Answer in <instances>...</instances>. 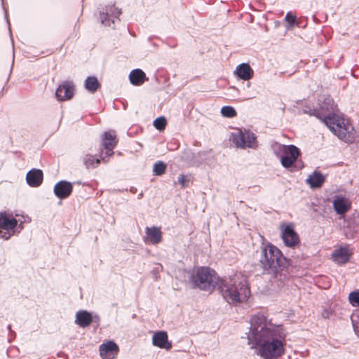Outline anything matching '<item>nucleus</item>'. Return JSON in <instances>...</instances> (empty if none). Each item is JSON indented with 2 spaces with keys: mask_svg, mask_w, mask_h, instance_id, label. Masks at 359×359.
Instances as JSON below:
<instances>
[{
  "mask_svg": "<svg viewBox=\"0 0 359 359\" xmlns=\"http://www.w3.org/2000/svg\"><path fill=\"white\" fill-rule=\"evenodd\" d=\"M287 332L281 324L273 323L264 312L250 318L248 344L262 359H278L285 352Z\"/></svg>",
  "mask_w": 359,
  "mask_h": 359,
  "instance_id": "f257e3e1",
  "label": "nucleus"
},
{
  "mask_svg": "<svg viewBox=\"0 0 359 359\" xmlns=\"http://www.w3.org/2000/svg\"><path fill=\"white\" fill-rule=\"evenodd\" d=\"M218 289L224 299L232 304L244 302L250 295L247 279L237 273L222 278Z\"/></svg>",
  "mask_w": 359,
  "mask_h": 359,
  "instance_id": "f03ea898",
  "label": "nucleus"
},
{
  "mask_svg": "<svg viewBox=\"0 0 359 359\" xmlns=\"http://www.w3.org/2000/svg\"><path fill=\"white\" fill-rule=\"evenodd\" d=\"M260 265L266 273L278 277L287 271L289 260L276 246L268 244L262 252Z\"/></svg>",
  "mask_w": 359,
  "mask_h": 359,
  "instance_id": "7ed1b4c3",
  "label": "nucleus"
},
{
  "mask_svg": "<svg viewBox=\"0 0 359 359\" xmlns=\"http://www.w3.org/2000/svg\"><path fill=\"white\" fill-rule=\"evenodd\" d=\"M324 123L340 140L350 143L354 141L355 134L354 128L341 114L336 113L325 118Z\"/></svg>",
  "mask_w": 359,
  "mask_h": 359,
  "instance_id": "20e7f679",
  "label": "nucleus"
},
{
  "mask_svg": "<svg viewBox=\"0 0 359 359\" xmlns=\"http://www.w3.org/2000/svg\"><path fill=\"white\" fill-rule=\"evenodd\" d=\"M221 279L215 270L207 266L196 268L191 276V282L196 287L210 292L217 286L219 288V283Z\"/></svg>",
  "mask_w": 359,
  "mask_h": 359,
  "instance_id": "39448f33",
  "label": "nucleus"
},
{
  "mask_svg": "<svg viewBox=\"0 0 359 359\" xmlns=\"http://www.w3.org/2000/svg\"><path fill=\"white\" fill-rule=\"evenodd\" d=\"M274 152L280 158L281 165L285 168H290L300 154L299 148L292 144H276L274 147Z\"/></svg>",
  "mask_w": 359,
  "mask_h": 359,
  "instance_id": "423d86ee",
  "label": "nucleus"
},
{
  "mask_svg": "<svg viewBox=\"0 0 359 359\" xmlns=\"http://www.w3.org/2000/svg\"><path fill=\"white\" fill-rule=\"evenodd\" d=\"M118 140L114 130L105 131L101 136L100 156L103 163H107L114 152Z\"/></svg>",
  "mask_w": 359,
  "mask_h": 359,
  "instance_id": "0eeeda50",
  "label": "nucleus"
},
{
  "mask_svg": "<svg viewBox=\"0 0 359 359\" xmlns=\"http://www.w3.org/2000/svg\"><path fill=\"white\" fill-rule=\"evenodd\" d=\"M230 140L237 148L256 149L257 147V136L249 130L238 129L237 132L231 134Z\"/></svg>",
  "mask_w": 359,
  "mask_h": 359,
  "instance_id": "6e6552de",
  "label": "nucleus"
},
{
  "mask_svg": "<svg viewBox=\"0 0 359 359\" xmlns=\"http://www.w3.org/2000/svg\"><path fill=\"white\" fill-rule=\"evenodd\" d=\"M18 221L13 217H8L5 212H0V238L9 239L14 233Z\"/></svg>",
  "mask_w": 359,
  "mask_h": 359,
  "instance_id": "1a4fd4ad",
  "label": "nucleus"
},
{
  "mask_svg": "<svg viewBox=\"0 0 359 359\" xmlns=\"http://www.w3.org/2000/svg\"><path fill=\"white\" fill-rule=\"evenodd\" d=\"M281 230V238L286 246L294 248L299 244V236L294 231L292 224L282 225Z\"/></svg>",
  "mask_w": 359,
  "mask_h": 359,
  "instance_id": "9d476101",
  "label": "nucleus"
},
{
  "mask_svg": "<svg viewBox=\"0 0 359 359\" xmlns=\"http://www.w3.org/2000/svg\"><path fill=\"white\" fill-rule=\"evenodd\" d=\"M100 355L102 359H115L119 352L118 346L114 341H107L99 346Z\"/></svg>",
  "mask_w": 359,
  "mask_h": 359,
  "instance_id": "9b49d317",
  "label": "nucleus"
},
{
  "mask_svg": "<svg viewBox=\"0 0 359 359\" xmlns=\"http://www.w3.org/2000/svg\"><path fill=\"white\" fill-rule=\"evenodd\" d=\"M337 105L333 99L330 97H325L321 103L319 104L318 111L322 114L321 121L325 122V118L336 114Z\"/></svg>",
  "mask_w": 359,
  "mask_h": 359,
  "instance_id": "f8f14e48",
  "label": "nucleus"
},
{
  "mask_svg": "<svg viewBox=\"0 0 359 359\" xmlns=\"http://www.w3.org/2000/svg\"><path fill=\"white\" fill-rule=\"evenodd\" d=\"M73 185L71 182L66 180H61L56 183L54 186V194L59 199L67 198L72 193Z\"/></svg>",
  "mask_w": 359,
  "mask_h": 359,
  "instance_id": "ddd939ff",
  "label": "nucleus"
},
{
  "mask_svg": "<svg viewBox=\"0 0 359 359\" xmlns=\"http://www.w3.org/2000/svg\"><path fill=\"white\" fill-rule=\"evenodd\" d=\"M121 14V9L116 8L114 5L108 6L106 7V12L100 14L101 22L105 26H110L114 22L112 18H118Z\"/></svg>",
  "mask_w": 359,
  "mask_h": 359,
  "instance_id": "4468645a",
  "label": "nucleus"
},
{
  "mask_svg": "<svg viewBox=\"0 0 359 359\" xmlns=\"http://www.w3.org/2000/svg\"><path fill=\"white\" fill-rule=\"evenodd\" d=\"M145 237L144 238L146 243L156 245L162 241V231L161 227L155 226L145 228Z\"/></svg>",
  "mask_w": 359,
  "mask_h": 359,
  "instance_id": "2eb2a0df",
  "label": "nucleus"
},
{
  "mask_svg": "<svg viewBox=\"0 0 359 359\" xmlns=\"http://www.w3.org/2000/svg\"><path fill=\"white\" fill-rule=\"evenodd\" d=\"M152 344L154 346L165 350H170L172 343L168 340V336L165 331H158L154 334L152 337Z\"/></svg>",
  "mask_w": 359,
  "mask_h": 359,
  "instance_id": "dca6fc26",
  "label": "nucleus"
},
{
  "mask_svg": "<svg viewBox=\"0 0 359 359\" xmlns=\"http://www.w3.org/2000/svg\"><path fill=\"white\" fill-rule=\"evenodd\" d=\"M74 95V86L72 82L65 81L60 85L55 92V96L58 100H67Z\"/></svg>",
  "mask_w": 359,
  "mask_h": 359,
  "instance_id": "f3484780",
  "label": "nucleus"
},
{
  "mask_svg": "<svg viewBox=\"0 0 359 359\" xmlns=\"http://www.w3.org/2000/svg\"><path fill=\"white\" fill-rule=\"evenodd\" d=\"M43 180V172L39 169H32L26 175L27 183L31 187H39L42 184Z\"/></svg>",
  "mask_w": 359,
  "mask_h": 359,
  "instance_id": "a211bd4d",
  "label": "nucleus"
},
{
  "mask_svg": "<svg viewBox=\"0 0 359 359\" xmlns=\"http://www.w3.org/2000/svg\"><path fill=\"white\" fill-rule=\"evenodd\" d=\"M351 255V252L347 245L336 249L332 254L333 260L339 264L346 263Z\"/></svg>",
  "mask_w": 359,
  "mask_h": 359,
  "instance_id": "6ab92c4d",
  "label": "nucleus"
},
{
  "mask_svg": "<svg viewBox=\"0 0 359 359\" xmlns=\"http://www.w3.org/2000/svg\"><path fill=\"white\" fill-rule=\"evenodd\" d=\"M234 74L243 81H249L253 77L254 71L249 64L242 63L236 67Z\"/></svg>",
  "mask_w": 359,
  "mask_h": 359,
  "instance_id": "aec40b11",
  "label": "nucleus"
},
{
  "mask_svg": "<svg viewBox=\"0 0 359 359\" xmlns=\"http://www.w3.org/2000/svg\"><path fill=\"white\" fill-rule=\"evenodd\" d=\"M333 207L338 215H344L351 208V203L344 197L337 196L333 201Z\"/></svg>",
  "mask_w": 359,
  "mask_h": 359,
  "instance_id": "412c9836",
  "label": "nucleus"
},
{
  "mask_svg": "<svg viewBox=\"0 0 359 359\" xmlns=\"http://www.w3.org/2000/svg\"><path fill=\"white\" fill-rule=\"evenodd\" d=\"M93 320L92 314L87 311H79L76 314L75 323L80 327H86L89 326Z\"/></svg>",
  "mask_w": 359,
  "mask_h": 359,
  "instance_id": "4be33fe9",
  "label": "nucleus"
},
{
  "mask_svg": "<svg viewBox=\"0 0 359 359\" xmlns=\"http://www.w3.org/2000/svg\"><path fill=\"white\" fill-rule=\"evenodd\" d=\"M129 79L130 83L135 86H140L148 81L145 73L140 69L132 70L129 74Z\"/></svg>",
  "mask_w": 359,
  "mask_h": 359,
  "instance_id": "5701e85b",
  "label": "nucleus"
},
{
  "mask_svg": "<svg viewBox=\"0 0 359 359\" xmlns=\"http://www.w3.org/2000/svg\"><path fill=\"white\" fill-rule=\"evenodd\" d=\"M325 181V177L318 171H314L306 180L307 183L311 188L320 187Z\"/></svg>",
  "mask_w": 359,
  "mask_h": 359,
  "instance_id": "b1692460",
  "label": "nucleus"
},
{
  "mask_svg": "<svg viewBox=\"0 0 359 359\" xmlns=\"http://www.w3.org/2000/svg\"><path fill=\"white\" fill-rule=\"evenodd\" d=\"M83 161L86 168L87 169H90L97 168L102 161L100 157V158H97L94 155L86 154L83 157Z\"/></svg>",
  "mask_w": 359,
  "mask_h": 359,
  "instance_id": "393cba45",
  "label": "nucleus"
},
{
  "mask_svg": "<svg viewBox=\"0 0 359 359\" xmlns=\"http://www.w3.org/2000/svg\"><path fill=\"white\" fill-rule=\"evenodd\" d=\"M100 86V84L95 76H88L85 80V88L91 93H94Z\"/></svg>",
  "mask_w": 359,
  "mask_h": 359,
  "instance_id": "a878e982",
  "label": "nucleus"
},
{
  "mask_svg": "<svg viewBox=\"0 0 359 359\" xmlns=\"http://www.w3.org/2000/svg\"><path fill=\"white\" fill-rule=\"evenodd\" d=\"M165 169H166V165L162 161H158V162L156 163L154 165V168H153L154 175H157V176H161L165 173Z\"/></svg>",
  "mask_w": 359,
  "mask_h": 359,
  "instance_id": "bb28decb",
  "label": "nucleus"
},
{
  "mask_svg": "<svg viewBox=\"0 0 359 359\" xmlns=\"http://www.w3.org/2000/svg\"><path fill=\"white\" fill-rule=\"evenodd\" d=\"M153 125L156 129L162 131L165 128L167 120L164 116L158 117L154 121Z\"/></svg>",
  "mask_w": 359,
  "mask_h": 359,
  "instance_id": "cd10ccee",
  "label": "nucleus"
},
{
  "mask_svg": "<svg viewBox=\"0 0 359 359\" xmlns=\"http://www.w3.org/2000/svg\"><path fill=\"white\" fill-rule=\"evenodd\" d=\"M221 113L223 116L228 118H233L236 116V111L233 107L224 106L221 109Z\"/></svg>",
  "mask_w": 359,
  "mask_h": 359,
  "instance_id": "c85d7f7f",
  "label": "nucleus"
},
{
  "mask_svg": "<svg viewBox=\"0 0 359 359\" xmlns=\"http://www.w3.org/2000/svg\"><path fill=\"white\" fill-rule=\"evenodd\" d=\"M303 113L313 116L318 119H321L322 114L318 112V108L312 107L311 106H305L303 109Z\"/></svg>",
  "mask_w": 359,
  "mask_h": 359,
  "instance_id": "c756f323",
  "label": "nucleus"
},
{
  "mask_svg": "<svg viewBox=\"0 0 359 359\" xmlns=\"http://www.w3.org/2000/svg\"><path fill=\"white\" fill-rule=\"evenodd\" d=\"M348 301L353 306H359V290L351 292L348 295Z\"/></svg>",
  "mask_w": 359,
  "mask_h": 359,
  "instance_id": "7c9ffc66",
  "label": "nucleus"
},
{
  "mask_svg": "<svg viewBox=\"0 0 359 359\" xmlns=\"http://www.w3.org/2000/svg\"><path fill=\"white\" fill-rule=\"evenodd\" d=\"M191 181V177L189 175L181 174L178 177V183L182 188H186L189 186Z\"/></svg>",
  "mask_w": 359,
  "mask_h": 359,
  "instance_id": "2f4dec72",
  "label": "nucleus"
},
{
  "mask_svg": "<svg viewBox=\"0 0 359 359\" xmlns=\"http://www.w3.org/2000/svg\"><path fill=\"white\" fill-rule=\"evenodd\" d=\"M296 19V15H292L290 12L287 13L285 17V20L290 25V27L294 26Z\"/></svg>",
  "mask_w": 359,
  "mask_h": 359,
  "instance_id": "473e14b6",
  "label": "nucleus"
},
{
  "mask_svg": "<svg viewBox=\"0 0 359 359\" xmlns=\"http://www.w3.org/2000/svg\"><path fill=\"white\" fill-rule=\"evenodd\" d=\"M357 320H352L355 333L359 337V316Z\"/></svg>",
  "mask_w": 359,
  "mask_h": 359,
  "instance_id": "72a5a7b5",
  "label": "nucleus"
},
{
  "mask_svg": "<svg viewBox=\"0 0 359 359\" xmlns=\"http://www.w3.org/2000/svg\"><path fill=\"white\" fill-rule=\"evenodd\" d=\"M95 318H97V320H99V317L97 316H95Z\"/></svg>",
  "mask_w": 359,
  "mask_h": 359,
  "instance_id": "f704fd0d",
  "label": "nucleus"
}]
</instances>
